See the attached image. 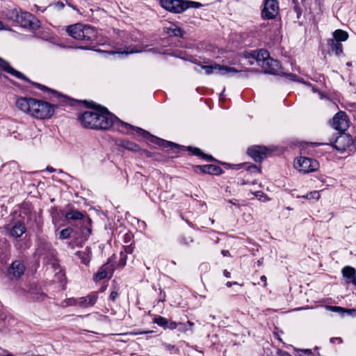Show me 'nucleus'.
Listing matches in <instances>:
<instances>
[{
    "label": "nucleus",
    "mask_w": 356,
    "mask_h": 356,
    "mask_svg": "<svg viewBox=\"0 0 356 356\" xmlns=\"http://www.w3.org/2000/svg\"><path fill=\"white\" fill-rule=\"evenodd\" d=\"M78 119L82 126L86 129L108 130L114 126L119 131L123 134H132L133 131H135L139 136L147 139L148 141L157 144L164 148H170L171 149L184 148V146L159 138L150 134L147 131L120 120L105 107H100V109L95 111H85L79 114Z\"/></svg>",
    "instance_id": "obj_1"
},
{
    "label": "nucleus",
    "mask_w": 356,
    "mask_h": 356,
    "mask_svg": "<svg viewBox=\"0 0 356 356\" xmlns=\"http://www.w3.org/2000/svg\"><path fill=\"white\" fill-rule=\"evenodd\" d=\"M16 106L22 111L40 120L49 119L54 113L55 106L47 102L32 97H20L16 102Z\"/></svg>",
    "instance_id": "obj_2"
},
{
    "label": "nucleus",
    "mask_w": 356,
    "mask_h": 356,
    "mask_svg": "<svg viewBox=\"0 0 356 356\" xmlns=\"http://www.w3.org/2000/svg\"><path fill=\"white\" fill-rule=\"evenodd\" d=\"M67 32L74 39L86 44V45L80 47L83 49H91L90 44L95 40L97 34L95 28L83 24H75L69 26Z\"/></svg>",
    "instance_id": "obj_3"
},
{
    "label": "nucleus",
    "mask_w": 356,
    "mask_h": 356,
    "mask_svg": "<svg viewBox=\"0 0 356 356\" xmlns=\"http://www.w3.org/2000/svg\"><path fill=\"white\" fill-rule=\"evenodd\" d=\"M35 254L39 257H42L47 264H51L54 268L56 269L58 268L56 250L44 238H38Z\"/></svg>",
    "instance_id": "obj_4"
},
{
    "label": "nucleus",
    "mask_w": 356,
    "mask_h": 356,
    "mask_svg": "<svg viewBox=\"0 0 356 356\" xmlns=\"http://www.w3.org/2000/svg\"><path fill=\"white\" fill-rule=\"evenodd\" d=\"M161 6L167 11L180 14L190 8H199L202 4L190 0H160Z\"/></svg>",
    "instance_id": "obj_5"
},
{
    "label": "nucleus",
    "mask_w": 356,
    "mask_h": 356,
    "mask_svg": "<svg viewBox=\"0 0 356 356\" xmlns=\"http://www.w3.org/2000/svg\"><path fill=\"white\" fill-rule=\"evenodd\" d=\"M0 70L6 72L7 73L15 76L19 79L24 80L42 91H48L49 92L54 94L56 97H59V94L56 91L53 90L42 84L31 81L24 74L14 69L13 67L10 65L8 62H7L1 58H0Z\"/></svg>",
    "instance_id": "obj_6"
},
{
    "label": "nucleus",
    "mask_w": 356,
    "mask_h": 356,
    "mask_svg": "<svg viewBox=\"0 0 356 356\" xmlns=\"http://www.w3.org/2000/svg\"><path fill=\"white\" fill-rule=\"evenodd\" d=\"M334 139H330L329 144L339 152H344L353 143L351 136L344 132H339Z\"/></svg>",
    "instance_id": "obj_7"
},
{
    "label": "nucleus",
    "mask_w": 356,
    "mask_h": 356,
    "mask_svg": "<svg viewBox=\"0 0 356 356\" xmlns=\"http://www.w3.org/2000/svg\"><path fill=\"white\" fill-rule=\"evenodd\" d=\"M202 70H204L207 75L216 73L220 75H229V74L234 75L239 72L236 68L233 67L224 66L219 64H214L211 65H204L199 64Z\"/></svg>",
    "instance_id": "obj_8"
},
{
    "label": "nucleus",
    "mask_w": 356,
    "mask_h": 356,
    "mask_svg": "<svg viewBox=\"0 0 356 356\" xmlns=\"http://www.w3.org/2000/svg\"><path fill=\"white\" fill-rule=\"evenodd\" d=\"M279 13V3L277 0H264V8L261 10V17L264 19H273Z\"/></svg>",
    "instance_id": "obj_9"
},
{
    "label": "nucleus",
    "mask_w": 356,
    "mask_h": 356,
    "mask_svg": "<svg viewBox=\"0 0 356 356\" xmlns=\"http://www.w3.org/2000/svg\"><path fill=\"white\" fill-rule=\"evenodd\" d=\"M295 165L296 168L304 173L314 172L318 169L319 165L316 160L307 157H300Z\"/></svg>",
    "instance_id": "obj_10"
},
{
    "label": "nucleus",
    "mask_w": 356,
    "mask_h": 356,
    "mask_svg": "<svg viewBox=\"0 0 356 356\" xmlns=\"http://www.w3.org/2000/svg\"><path fill=\"white\" fill-rule=\"evenodd\" d=\"M39 24L40 22L32 14L27 12H20L17 25L24 28L35 29L40 26Z\"/></svg>",
    "instance_id": "obj_11"
},
{
    "label": "nucleus",
    "mask_w": 356,
    "mask_h": 356,
    "mask_svg": "<svg viewBox=\"0 0 356 356\" xmlns=\"http://www.w3.org/2000/svg\"><path fill=\"white\" fill-rule=\"evenodd\" d=\"M331 125L339 132H344L349 127L348 118L343 111H339L332 118Z\"/></svg>",
    "instance_id": "obj_12"
},
{
    "label": "nucleus",
    "mask_w": 356,
    "mask_h": 356,
    "mask_svg": "<svg viewBox=\"0 0 356 356\" xmlns=\"http://www.w3.org/2000/svg\"><path fill=\"white\" fill-rule=\"evenodd\" d=\"M248 154L255 161L261 162L270 154V151L265 146L253 145L248 149Z\"/></svg>",
    "instance_id": "obj_13"
},
{
    "label": "nucleus",
    "mask_w": 356,
    "mask_h": 356,
    "mask_svg": "<svg viewBox=\"0 0 356 356\" xmlns=\"http://www.w3.org/2000/svg\"><path fill=\"white\" fill-rule=\"evenodd\" d=\"M265 74H270L281 76L284 74L283 69L282 68L280 62L277 60L273 58L267 59L266 63L262 64Z\"/></svg>",
    "instance_id": "obj_14"
},
{
    "label": "nucleus",
    "mask_w": 356,
    "mask_h": 356,
    "mask_svg": "<svg viewBox=\"0 0 356 356\" xmlns=\"http://www.w3.org/2000/svg\"><path fill=\"white\" fill-rule=\"evenodd\" d=\"M25 266L24 264L16 260L13 261L8 269V276L10 280H18L24 273Z\"/></svg>",
    "instance_id": "obj_15"
},
{
    "label": "nucleus",
    "mask_w": 356,
    "mask_h": 356,
    "mask_svg": "<svg viewBox=\"0 0 356 356\" xmlns=\"http://www.w3.org/2000/svg\"><path fill=\"white\" fill-rule=\"evenodd\" d=\"M193 170L196 173L200 172L214 175H220L223 172L221 168L212 164L194 165Z\"/></svg>",
    "instance_id": "obj_16"
},
{
    "label": "nucleus",
    "mask_w": 356,
    "mask_h": 356,
    "mask_svg": "<svg viewBox=\"0 0 356 356\" xmlns=\"http://www.w3.org/2000/svg\"><path fill=\"white\" fill-rule=\"evenodd\" d=\"M97 299L98 293L97 291H92L85 297L79 298L76 302L79 307L86 308L94 306Z\"/></svg>",
    "instance_id": "obj_17"
},
{
    "label": "nucleus",
    "mask_w": 356,
    "mask_h": 356,
    "mask_svg": "<svg viewBox=\"0 0 356 356\" xmlns=\"http://www.w3.org/2000/svg\"><path fill=\"white\" fill-rule=\"evenodd\" d=\"M343 277L346 284H353L356 286V270L350 266L343 267L341 270Z\"/></svg>",
    "instance_id": "obj_18"
},
{
    "label": "nucleus",
    "mask_w": 356,
    "mask_h": 356,
    "mask_svg": "<svg viewBox=\"0 0 356 356\" xmlns=\"http://www.w3.org/2000/svg\"><path fill=\"white\" fill-rule=\"evenodd\" d=\"M65 218L67 220H83V222H88L89 224L91 223V220L90 218L87 217L85 219L83 213L80 212L78 210H76V209H71V210L67 211L65 213Z\"/></svg>",
    "instance_id": "obj_19"
},
{
    "label": "nucleus",
    "mask_w": 356,
    "mask_h": 356,
    "mask_svg": "<svg viewBox=\"0 0 356 356\" xmlns=\"http://www.w3.org/2000/svg\"><path fill=\"white\" fill-rule=\"evenodd\" d=\"M20 12L16 9H6L3 11V16L10 22L17 25L19 21Z\"/></svg>",
    "instance_id": "obj_20"
},
{
    "label": "nucleus",
    "mask_w": 356,
    "mask_h": 356,
    "mask_svg": "<svg viewBox=\"0 0 356 356\" xmlns=\"http://www.w3.org/2000/svg\"><path fill=\"white\" fill-rule=\"evenodd\" d=\"M251 57L256 59L257 61H262L263 64L266 63L267 59L270 58L269 52L264 49L252 51Z\"/></svg>",
    "instance_id": "obj_21"
},
{
    "label": "nucleus",
    "mask_w": 356,
    "mask_h": 356,
    "mask_svg": "<svg viewBox=\"0 0 356 356\" xmlns=\"http://www.w3.org/2000/svg\"><path fill=\"white\" fill-rule=\"evenodd\" d=\"M117 145L119 147H123L127 150L132 152H138L140 150L139 145L128 140L120 139L117 141Z\"/></svg>",
    "instance_id": "obj_22"
},
{
    "label": "nucleus",
    "mask_w": 356,
    "mask_h": 356,
    "mask_svg": "<svg viewBox=\"0 0 356 356\" xmlns=\"http://www.w3.org/2000/svg\"><path fill=\"white\" fill-rule=\"evenodd\" d=\"M26 232V227L21 222H17L10 230V235L13 237H19Z\"/></svg>",
    "instance_id": "obj_23"
},
{
    "label": "nucleus",
    "mask_w": 356,
    "mask_h": 356,
    "mask_svg": "<svg viewBox=\"0 0 356 356\" xmlns=\"http://www.w3.org/2000/svg\"><path fill=\"white\" fill-rule=\"evenodd\" d=\"M76 255L81 259L82 264L88 265L91 259V251L90 248L87 247L83 251H77Z\"/></svg>",
    "instance_id": "obj_24"
},
{
    "label": "nucleus",
    "mask_w": 356,
    "mask_h": 356,
    "mask_svg": "<svg viewBox=\"0 0 356 356\" xmlns=\"http://www.w3.org/2000/svg\"><path fill=\"white\" fill-rule=\"evenodd\" d=\"M326 308L332 312L340 313L341 316H343L344 314H348L353 316H356V309H345L338 306H326Z\"/></svg>",
    "instance_id": "obj_25"
},
{
    "label": "nucleus",
    "mask_w": 356,
    "mask_h": 356,
    "mask_svg": "<svg viewBox=\"0 0 356 356\" xmlns=\"http://www.w3.org/2000/svg\"><path fill=\"white\" fill-rule=\"evenodd\" d=\"M331 51L334 52L337 56H339L343 53L342 44L338 41L330 40L328 42Z\"/></svg>",
    "instance_id": "obj_26"
},
{
    "label": "nucleus",
    "mask_w": 356,
    "mask_h": 356,
    "mask_svg": "<svg viewBox=\"0 0 356 356\" xmlns=\"http://www.w3.org/2000/svg\"><path fill=\"white\" fill-rule=\"evenodd\" d=\"M108 266L107 264L102 266L99 270L94 275V280L95 282L105 279L108 275Z\"/></svg>",
    "instance_id": "obj_27"
},
{
    "label": "nucleus",
    "mask_w": 356,
    "mask_h": 356,
    "mask_svg": "<svg viewBox=\"0 0 356 356\" xmlns=\"http://www.w3.org/2000/svg\"><path fill=\"white\" fill-rule=\"evenodd\" d=\"M333 37L334 38L332 40L341 42L348 40V33L343 30L337 29L334 31Z\"/></svg>",
    "instance_id": "obj_28"
},
{
    "label": "nucleus",
    "mask_w": 356,
    "mask_h": 356,
    "mask_svg": "<svg viewBox=\"0 0 356 356\" xmlns=\"http://www.w3.org/2000/svg\"><path fill=\"white\" fill-rule=\"evenodd\" d=\"M30 293L33 300L37 301H43L47 298L46 293L40 289H32Z\"/></svg>",
    "instance_id": "obj_29"
},
{
    "label": "nucleus",
    "mask_w": 356,
    "mask_h": 356,
    "mask_svg": "<svg viewBox=\"0 0 356 356\" xmlns=\"http://www.w3.org/2000/svg\"><path fill=\"white\" fill-rule=\"evenodd\" d=\"M8 245L5 243L3 251H0V261L2 264H6L10 258L9 250H8Z\"/></svg>",
    "instance_id": "obj_30"
},
{
    "label": "nucleus",
    "mask_w": 356,
    "mask_h": 356,
    "mask_svg": "<svg viewBox=\"0 0 356 356\" xmlns=\"http://www.w3.org/2000/svg\"><path fill=\"white\" fill-rule=\"evenodd\" d=\"M166 33L169 35L182 37L184 31L179 27L167 28Z\"/></svg>",
    "instance_id": "obj_31"
},
{
    "label": "nucleus",
    "mask_w": 356,
    "mask_h": 356,
    "mask_svg": "<svg viewBox=\"0 0 356 356\" xmlns=\"http://www.w3.org/2000/svg\"><path fill=\"white\" fill-rule=\"evenodd\" d=\"M153 323L157 324L160 327H163L164 329H166V325H168V319L163 316H157L153 319Z\"/></svg>",
    "instance_id": "obj_32"
},
{
    "label": "nucleus",
    "mask_w": 356,
    "mask_h": 356,
    "mask_svg": "<svg viewBox=\"0 0 356 356\" xmlns=\"http://www.w3.org/2000/svg\"><path fill=\"white\" fill-rule=\"evenodd\" d=\"M320 197H321L320 193L318 191H312V192L307 193V195L302 196V198H305L307 200H319Z\"/></svg>",
    "instance_id": "obj_33"
},
{
    "label": "nucleus",
    "mask_w": 356,
    "mask_h": 356,
    "mask_svg": "<svg viewBox=\"0 0 356 356\" xmlns=\"http://www.w3.org/2000/svg\"><path fill=\"white\" fill-rule=\"evenodd\" d=\"M72 232V229L70 227L63 229L59 233V238L60 239L68 238L70 236Z\"/></svg>",
    "instance_id": "obj_34"
},
{
    "label": "nucleus",
    "mask_w": 356,
    "mask_h": 356,
    "mask_svg": "<svg viewBox=\"0 0 356 356\" xmlns=\"http://www.w3.org/2000/svg\"><path fill=\"white\" fill-rule=\"evenodd\" d=\"M186 149L188 151L191 152L193 155L201 157L203 154L202 151L200 148L188 146Z\"/></svg>",
    "instance_id": "obj_35"
},
{
    "label": "nucleus",
    "mask_w": 356,
    "mask_h": 356,
    "mask_svg": "<svg viewBox=\"0 0 356 356\" xmlns=\"http://www.w3.org/2000/svg\"><path fill=\"white\" fill-rule=\"evenodd\" d=\"M296 356H314V354L310 349H302L297 351Z\"/></svg>",
    "instance_id": "obj_36"
},
{
    "label": "nucleus",
    "mask_w": 356,
    "mask_h": 356,
    "mask_svg": "<svg viewBox=\"0 0 356 356\" xmlns=\"http://www.w3.org/2000/svg\"><path fill=\"white\" fill-rule=\"evenodd\" d=\"M282 76L286 77L288 79L291 80L293 81H300L299 77L293 73H286L284 72V74H282Z\"/></svg>",
    "instance_id": "obj_37"
},
{
    "label": "nucleus",
    "mask_w": 356,
    "mask_h": 356,
    "mask_svg": "<svg viewBox=\"0 0 356 356\" xmlns=\"http://www.w3.org/2000/svg\"><path fill=\"white\" fill-rule=\"evenodd\" d=\"M243 165L245 166V169L247 171H249L250 172H260V168L254 164H250L247 165L245 164Z\"/></svg>",
    "instance_id": "obj_38"
},
{
    "label": "nucleus",
    "mask_w": 356,
    "mask_h": 356,
    "mask_svg": "<svg viewBox=\"0 0 356 356\" xmlns=\"http://www.w3.org/2000/svg\"><path fill=\"white\" fill-rule=\"evenodd\" d=\"M192 242H193V238L190 236H188V237L181 236L179 238V243L181 244L188 245Z\"/></svg>",
    "instance_id": "obj_39"
},
{
    "label": "nucleus",
    "mask_w": 356,
    "mask_h": 356,
    "mask_svg": "<svg viewBox=\"0 0 356 356\" xmlns=\"http://www.w3.org/2000/svg\"><path fill=\"white\" fill-rule=\"evenodd\" d=\"M141 50L136 49L135 48L127 47V49L123 51H118V53L125 54L126 55L133 53L141 52Z\"/></svg>",
    "instance_id": "obj_40"
},
{
    "label": "nucleus",
    "mask_w": 356,
    "mask_h": 356,
    "mask_svg": "<svg viewBox=\"0 0 356 356\" xmlns=\"http://www.w3.org/2000/svg\"><path fill=\"white\" fill-rule=\"evenodd\" d=\"M179 326L178 323L175 321H168V325H166V329L168 328L170 330H175L177 329Z\"/></svg>",
    "instance_id": "obj_41"
},
{
    "label": "nucleus",
    "mask_w": 356,
    "mask_h": 356,
    "mask_svg": "<svg viewBox=\"0 0 356 356\" xmlns=\"http://www.w3.org/2000/svg\"><path fill=\"white\" fill-rule=\"evenodd\" d=\"M50 6H54L55 8H56L58 10L63 9V8L65 7V4L63 3V2L60 1H57L53 4H51Z\"/></svg>",
    "instance_id": "obj_42"
},
{
    "label": "nucleus",
    "mask_w": 356,
    "mask_h": 356,
    "mask_svg": "<svg viewBox=\"0 0 356 356\" xmlns=\"http://www.w3.org/2000/svg\"><path fill=\"white\" fill-rule=\"evenodd\" d=\"M179 326L177 327V329L181 332H186L189 330L188 327H187V325L184 323H178Z\"/></svg>",
    "instance_id": "obj_43"
},
{
    "label": "nucleus",
    "mask_w": 356,
    "mask_h": 356,
    "mask_svg": "<svg viewBox=\"0 0 356 356\" xmlns=\"http://www.w3.org/2000/svg\"><path fill=\"white\" fill-rule=\"evenodd\" d=\"M201 158L207 161H216L211 155L206 154L204 152H203V154L202 155Z\"/></svg>",
    "instance_id": "obj_44"
},
{
    "label": "nucleus",
    "mask_w": 356,
    "mask_h": 356,
    "mask_svg": "<svg viewBox=\"0 0 356 356\" xmlns=\"http://www.w3.org/2000/svg\"><path fill=\"white\" fill-rule=\"evenodd\" d=\"M153 331H144V332H131L129 333H125V334H129V335H137V334H148V333H152ZM121 335H124V334H120Z\"/></svg>",
    "instance_id": "obj_45"
},
{
    "label": "nucleus",
    "mask_w": 356,
    "mask_h": 356,
    "mask_svg": "<svg viewBox=\"0 0 356 356\" xmlns=\"http://www.w3.org/2000/svg\"><path fill=\"white\" fill-rule=\"evenodd\" d=\"M277 355L278 356H290L289 353L279 348L277 350Z\"/></svg>",
    "instance_id": "obj_46"
},
{
    "label": "nucleus",
    "mask_w": 356,
    "mask_h": 356,
    "mask_svg": "<svg viewBox=\"0 0 356 356\" xmlns=\"http://www.w3.org/2000/svg\"><path fill=\"white\" fill-rule=\"evenodd\" d=\"M118 297V293L117 291H112L109 296V299L112 301H115L116 298Z\"/></svg>",
    "instance_id": "obj_47"
},
{
    "label": "nucleus",
    "mask_w": 356,
    "mask_h": 356,
    "mask_svg": "<svg viewBox=\"0 0 356 356\" xmlns=\"http://www.w3.org/2000/svg\"><path fill=\"white\" fill-rule=\"evenodd\" d=\"M147 51L154 53V54H161L162 53L161 50L157 47L149 49L147 50Z\"/></svg>",
    "instance_id": "obj_48"
},
{
    "label": "nucleus",
    "mask_w": 356,
    "mask_h": 356,
    "mask_svg": "<svg viewBox=\"0 0 356 356\" xmlns=\"http://www.w3.org/2000/svg\"><path fill=\"white\" fill-rule=\"evenodd\" d=\"M126 260H127V257L126 255H123L122 253H121V259H120V264L122 265V266H125L126 264Z\"/></svg>",
    "instance_id": "obj_49"
},
{
    "label": "nucleus",
    "mask_w": 356,
    "mask_h": 356,
    "mask_svg": "<svg viewBox=\"0 0 356 356\" xmlns=\"http://www.w3.org/2000/svg\"><path fill=\"white\" fill-rule=\"evenodd\" d=\"M334 340H337L339 341V343H341L343 342L342 339L340 337H332L330 339V342L334 343Z\"/></svg>",
    "instance_id": "obj_50"
},
{
    "label": "nucleus",
    "mask_w": 356,
    "mask_h": 356,
    "mask_svg": "<svg viewBox=\"0 0 356 356\" xmlns=\"http://www.w3.org/2000/svg\"><path fill=\"white\" fill-rule=\"evenodd\" d=\"M222 254L224 256V257H229L230 256V253L228 250H222Z\"/></svg>",
    "instance_id": "obj_51"
},
{
    "label": "nucleus",
    "mask_w": 356,
    "mask_h": 356,
    "mask_svg": "<svg viewBox=\"0 0 356 356\" xmlns=\"http://www.w3.org/2000/svg\"><path fill=\"white\" fill-rule=\"evenodd\" d=\"M186 324L187 325V327H188L189 330L194 325V323L189 321H187V323Z\"/></svg>",
    "instance_id": "obj_52"
},
{
    "label": "nucleus",
    "mask_w": 356,
    "mask_h": 356,
    "mask_svg": "<svg viewBox=\"0 0 356 356\" xmlns=\"http://www.w3.org/2000/svg\"><path fill=\"white\" fill-rule=\"evenodd\" d=\"M223 275L226 277H230L231 276V274L229 272H228L227 270H225L224 272H223Z\"/></svg>",
    "instance_id": "obj_53"
},
{
    "label": "nucleus",
    "mask_w": 356,
    "mask_h": 356,
    "mask_svg": "<svg viewBox=\"0 0 356 356\" xmlns=\"http://www.w3.org/2000/svg\"><path fill=\"white\" fill-rule=\"evenodd\" d=\"M125 252H126V253H131L132 248L131 247H129V246H127L125 248Z\"/></svg>",
    "instance_id": "obj_54"
},
{
    "label": "nucleus",
    "mask_w": 356,
    "mask_h": 356,
    "mask_svg": "<svg viewBox=\"0 0 356 356\" xmlns=\"http://www.w3.org/2000/svg\"><path fill=\"white\" fill-rule=\"evenodd\" d=\"M260 280H261V282H263L264 283V285L266 284V277L265 275H262L260 277Z\"/></svg>",
    "instance_id": "obj_55"
},
{
    "label": "nucleus",
    "mask_w": 356,
    "mask_h": 356,
    "mask_svg": "<svg viewBox=\"0 0 356 356\" xmlns=\"http://www.w3.org/2000/svg\"><path fill=\"white\" fill-rule=\"evenodd\" d=\"M237 284L236 282H227V284H226V286H228V287H230V286H232V284Z\"/></svg>",
    "instance_id": "obj_56"
},
{
    "label": "nucleus",
    "mask_w": 356,
    "mask_h": 356,
    "mask_svg": "<svg viewBox=\"0 0 356 356\" xmlns=\"http://www.w3.org/2000/svg\"><path fill=\"white\" fill-rule=\"evenodd\" d=\"M267 24H268L264 23H264H261V24H259V27H260L261 29H262V28H265V27H266V26H267Z\"/></svg>",
    "instance_id": "obj_57"
},
{
    "label": "nucleus",
    "mask_w": 356,
    "mask_h": 356,
    "mask_svg": "<svg viewBox=\"0 0 356 356\" xmlns=\"http://www.w3.org/2000/svg\"><path fill=\"white\" fill-rule=\"evenodd\" d=\"M47 170L49 172H54L56 170L54 169L52 167H47Z\"/></svg>",
    "instance_id": "obj_58"
},
{
    "label": "nucleus",
    "mask_w": 356,
    "mask_h": 356,
    "mask_svg": "<svg viewBox=\"0 0 356 356\" xmlns=\"http://www.w3.org/2000/svg\"><path fill=\"white\" fill-rule=\"evenodd\" d=\"M264 195L262 192H257L256 194L257 197H259V198Z\"/></svg>",
    "instance_id": "obj_59"
},
{
    "label": "nucleus",
    "mask_w": 356,
    "mask_h": 356,
    "mask_svg": "<svg viewBox=\"0 0 356 356\" xmlns=\"http://www.w3.org/2000/svg\"><path fill=\"white\" fill-rule=\"evenodd\" d=\"M144 152L145 153V154H146L147 156H149V157H150V156H151V153H150L149 152H148V151H145Z\"/></svg>",
    "instance_id": "obj_60"
},
{
    "label": "nucleus",
    "mask_w": 356,
    "mask_h": 356,
    "mask_svg": "<svg viewBox=\"0 0 356 356\" xmlns=\"http://www.w3.org/2000/svg\"><path fill=\"white\" fill-rule=\"evenodd\" d=\"M351 146H353L355 149H356V140L355 141L353 140V143L351 145Z\"/></svg>",
    "instance_id": "obj_61"
},
{
    "label": "nucleus",
    "mask_w": 356,
    "mask_h": 356,
    "mask_svg": "<svg viewBox=\"0 0 356 356\" xmlns=\"http://www.w3.org/2000/svg\"><path fill=\"white\" fill-rule=\"evenodd\" d=\"M86 229L87 230V232H88V234H90V233H91V229H89V228H88V227H86Z\"/></svg>",
    "instance_id": "obj_62"
},
{
    "label": "nucleus",
    "mask_w": 356,
    "mask_h": 356,
    "mask_svg": "<svg viewBox=\"0 0 356 356\" xmlns=\"http://www.w3.org/2000/svg\"><path fill=\"white\" fill-rule=\"evenodd\" d=\"M229 202L231 204H234V205H236V204L235 202H234V201H233V200H229Z\"/></svg>",
    "instance_id": "obj_63"
},
{
    "label": "nucleus",
    "mask_w": 356,
    "mask_h": 356,
    "mask_svg": "<svg viewBox=\"0 0 356 356\" xmlns=\"http://www.w3.org/2000/svg\"><path fill=\"white\" fill-rule=\"evenodd\" d=\"M346 65L350 67V66H351V65H352V63H351L350 62H348V63H346Z\"/></svg>",
    "instance_id": "obj_64"
}]
</instances>
